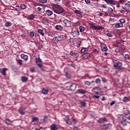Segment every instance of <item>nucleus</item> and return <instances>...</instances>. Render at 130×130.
<instances>
[{"instance_id":"nucleus-13","label":"nucleus","mask_w":130,"mask_h":130,"mask_svg":"<svg viewBox=\"0 0 130 130\" xmlns=\"http://www.w3.org/2000/svg\"><path fill=\"white\" fill-rule=\"evenodd\" d=\"M77 92L79 93V94H86V93H88V91H87V90H85V89H79L77 90Z\"/></svg>"},{"instance_id":"nucleus-53","label":"nucleus","mask_w":130,"mask_h":130,"mask_svg":"<svg viewBox=\"0 0 130 130\" xmlns=\"http://www.w3.org/2000/svg\"><path fill=\"white\" fill-rule=\"evenodd\" d=\"M124 57L125 59H129V55L128 54H125Z\"/></svg>"},{"instance_id":"nucleus-46","label":"nucleus","mask_w":130,"mask_h":130,"mask_svg":"<svg viewBox=\"0 0 130 130\" xmlns=\"http://www.w3.org/2000/svg\"><path fill=\"white\" fill-rule=\"evenodd\" d=\"M96 84H100V83L101 82V80H100V79L98 78L95 81Z\"/></svg>"},{"instance_id":"nucleus-41","label":"nucleus","mask_w":130,"mask_h":130,"mask_svg":"<svg viewBox=\"0 0 130 130\" xmlns=\"http://www.w3.org/2000/svg\"><path fill=\"white\" fill-rule=\"evenodd\" d=\"M5 122L6 123V124L9 125L10 124V122H11V121L9 119H6Z\"/></svg>"},{"instance_id":"nucleus-34","label":"nucleus","mask_w":130,"mask_h":130,"mask_svg":"<svg viewBox=\"0 0 130 130\" xmlns=\"http://www.w3.org/2000/svg\"><path fill=\"white\" fill-rule=\"evenodd\" d=\"M102 81L104 83H107L108 80L105 78V77H101Z\"/></svg>"},{"instance_id":"nucleus-38","label":"nucleus","mask_w":130,"mask_h":130,"mask_svg":"<svg viewBox=\"0 0 130 130\" xmlns=\"http://www.w3.org/2000/svg\"><path fill=\"white\" fill-rule=\"evenodd\" d=\"M123 102H125L126 103L128 102V98L126 96L124 97L123 99Z\"/></svg>"},{"instance_id":"nucleus-55","label":"nucleus","mask_w":130,"mask_h":130,"mask_svg":"<svg viewBox=\"0 0 130 130\" xmlns=\"http://www.w3.org/2000/svg\"><path fill=\"white\" fill-rule=\"evenodd\" d=\"M83 99L84 100H85V101H87V99H88V96H87V95H83Z\"/></svg>"},{"instance_id":"nucleus-25","label":"nucleus","mask_w":130,"mask_h":130,"mask_svg":"<svg viewBox=\"0 0 130 130\" xmlns=\"http://www.w3.org/2000/svg\"><path fill=\"white\" fill-rule=\"evenodd\" d=\"M42 93L45 95L48 93V89L47 88H44L42 89Z\"/></svg>"},{"instance_id":"nucleus-9","label":"nucleus","mask_w":130,"mask_h":130,"mask_svg":"<svg viewBox=\"0 0 130 130\" xmlns=\"http://www.w3.org/2000/svg\"><path fill=\"white\" fill-rule=\"evenodd\" d=\"M63 120L66 121V123L67 124H69V125H72L73 124V121L71 120V119L69 116H66L64 118Z\"/></svg>"},{"instance_id":"nucleus-39","label":"nucleus","mask_w":130,"mask_h":130,"mask_svg":"<svg viewBox=\"0 0 130 130\" xmlns=\"http://www.w3.org/2000/svg\"><path fill=\"white\" fill-rule=\"evenodd\" d=\"M37 65L40 68V69H41L42 68V62H39L38 63H36Z\"/></svg>"},{"instance_id":"nucleus-44","label":"nucleus","mask_w":130,"mask_h":130,"mask_svg":"<svg viewBox=\"0 0 130 130\" xmlns=\"http://www.w3.org/2000/svg\"><path fill=\"white\" fill-rule=\"evenodd\" d=\"M81 43H82V42L81 41H78L77 42V47L79 48L81 46Z\"/></svg>"},{"instance_id":"nucleus-56","label":"nucleus","mask_w":130,"mask_h":130,"mask_svg":"<svg viewBox=\"0 0 130 130\" xmlns=\"http://www.w3.org/2000/svg\"><path fill=\"white\" fill-rule=\"evenodd\" d=\"M113 26L115 27L116 28H119V26H118V23H116L113 24Z\"/></svg>"},{"instance_id":"nucleus-14","label":"nucleus","mask_w":130,"mask_h":130,"mask_svg":"<svg viewBox=\"0 0 130 130\" xmlns=\"http://www.w3.org/2000/svg\"><path fill=\"white\" fill-rule=\"evenodd\" d=\"M7 71H8V69L7 68L0 69V73L3 75V76H7V74L6 73Z\"/></svg>"},{"instance_id":"nucleus-21","label":"nucleus","mask_w":130,"mask_h":130,"mask_svg":"<svg viewBox=\"0 0 130 130\" xmlns=\"http://www.w3.org/2000/svg\"><path fill=\"white\" fill-rule=\"evenodd\" d=\"M24 108H20L19 109V112L21 114V115H24L25 114V112H24Z\"/></svg>"},{"instance_id":"nucleus-58","label":"nucleus","mask_w":130,"mask_h":130,"mask_svg":"<svg viewBox=\"0 0 130 130\" xmlns=\"http://www.w3.org/2000/svg\"><path fill=\"white\" fill-rule=\"evenodd\" d=\"M17 62L20 64V66H22V60H18Z\"/></svg>"},{"instance_id":"nucleus-59","label":"nucleus","mask_w":130,"mask_h":130,"mask_svg":"<svg viewBox=\"0 0 130 130\" xmlns=\"http://www.w3.org/2000/svg\"><path fill=\"white\" fill-rule=\"evenodd\" d=\"M93 53H95V54H98V53H99V52H98V51H97L96 49H94L93 50Z\"/></svg>"},{"instance_id":"nucleus-31","label":"nucleus","mask_w":130,"mask_h":130,"mask_svg":"<svg viewBox=\"0 0 130 130\" xmlns=\"http://www.w3.org/2000/svg\"><path fill=\"white\" fill-rule=\"evenodd\" d=\"M55 28L56 30H58L59 31H61V30H62V27L60 25H57L55 26Z\"/></svg>"},{"instance_id":"nucleus-15","label":"nucleus","mask_w":130,"mask_h":130,"mask_svg":"<svg viewBox=\"0 0 130 130\" xmlns=\"http://www.w3.org/2000/svg\"><path fill=\"white\" fill-rule=\"evenodd\" d=\"M58 126L56 124H52L50 126V130H57Z\"/></svg>"},{"instance_id":"nucleus-51","label":"nucleus","mask_w":130,"mask_h":130,"mask_svg":"<svg viewBox=\"0 0 130 130\" xmlns=\"http://www.w3.org/2000/svg\"><path fill=\"white\" fill-rule=\"evenodd\" d=\"M107 36H108V37H113V35L112 33H107Z\"/></svg>"},{"instance_id":"nucleus-20","label":"nucleus","mask_w":130,"mask_h":130,"mask_svg":"<svg viewBox=\"0 0 130 130\" xmlns=\"http://www.w3.org/2000/svg\"><path fill=\"white\" fill-rule=\"evenodd\" d=\"M21 58H23V59H25V60H28V58H29V57L27 55H25V54H22L21 55Z\"/></svg>"},{"instance_id":"nucleus-23","label":"nucleus","mask_w":130,"mask_h":130,"mask_svg":"<svg viewBox=\"0 0 130 130\" xmlns=\"http://www.w3.org/2000/svg\"><path fill=\"white\" fill-rule=\"evenodd\" d=\"M38 32L39 34H40L42 36H44V31L41 29H38Z\"/></svg>"},{"instance_id":"nucleus-29","label":"nucleus","mask_w":130,"mask_h":130,"mask_svg":"<svg viewBox=\"0 0 130 130\" xmlns=\"http://www.w3.org/2000/svg\"><path fill=\"white\" fill-rule=\"evenodd\" d=\"M75 14H78V15H80V16H82L83 15V12H82L80 10H75L74 11Z\"/></svg>"},{"instance_id":"nucleus-12","label":"nucleus","mask_w":130,"mask_h":130,"mask_svg":"<svg viewBox=\"0 0 130 130\" xmlns=\"http://www.w3.org/2000/svg\"><path fill=\"white\" fill-rule=\"evenodd\" d=\"M105 2L108 5H112L113 6L116 5V2L113 0H105Z\"/></svg>"},{"instance_id":"nucleus-63","label":"nucleus","mask_w":130,"mask_h":130,"mask_svg":"<svg viewBox=\"0 0 130 130\" xmlns=\"http://www.w3.org/2000/svg\"><path fill=\"white\" fill-rule=\"evenodd\" d=\"M66 77L68 78V79H70V78H71V75H70L68 73H66Z\"/></svg>"},{"instance_id":"nucleus-40","label":"nucleus","mask_w":130,"mask_h":130,"mask_svg":"<svg viewBox=\"0 0 130 130\" xmlns=\"http://www.w3.org/2000/svg\"><path fill=\"white\" fill-rule=\"evenodd\" d=\"M15 11H16L17 12L21 11V7L19 6H16L15 8Z\"/></svg>"},{"instance_id":"nucleus-60","label":"nucleus","mask_w":130,"mask_h":130,"mask_svg":"<svg viewBox=\"0 0 130 130\" xmlns=\"http://www.w3.org/2000/svg\"><path fill=\"white\" fill-rule=\"evenodd\" d=\"M85 85H88V86H89V85H91V82L89 81H85Z\"/></svg>"},{"instance_id":"nucleus-32","label":"nucleus","mask_w":130,"mask_h":130,"mask_svg":"<svg viewBox=\"0 0 130 130\" xmlns=\"http://www.w3.org/2000/svg\"><path fill=\"white\" fill-rule=\"evenodd\" d=\"M12 26V23L9 21H7L5 23V27H11Z\"/></svg>"},{"instance_id":"nucleus-26","label":"nucleus","mask_w":130,"mask_h":130,"mask_svg":"<svg viewBox=\"0 0 130 130\" xmlns=\"http://www.w3.org/2000/svg\"><path fill=\"white\" fill-rule=\"evenodd\" d=\"M48 118V116L45 115L44 116V118L41 120L42 121H43V122H47Z\"/></svg>"},{"instance_id":"nucleus-19","label":"nucleus","mask_w":130,"mask_h":130,"mask_svg":"<svg viewBox=\"0 0 130 130\" xmlns=\"http://www.w3.org/2000/svg\"><path fill=\"white\" fill-rule=\"evenodd\" d=\"M98 121L100 123H102V122H104V121H107V119L106 117H103L100 118Z\"/></svg>"},{"instance_id":"nucleus-35","label":"nucleus","mask_w":130,"mask_h":130,"mask_svg":"<svg viewBox=\"0 0 130 130\" xmlns=\"http://www.w3.org/2000/svg\"><path fill=\"white\" fill-rule=\"evenodd\" d=\"M102 51H107L108 50V48L106 46H105L102 48Z\"/></svg>"},{"instance_id":"nucleus-7","label":"nucleus","mask_w":130,"mask_h":130,"mask_svg":"<svg viewBox=\"0 0 130 130\" xmlns=\"http://www.w3.org/2000/svg\"><path fill=\"white\" fill-rule=\"evenodd\" d=\"M62 24L65 26V27H68V28H70L71 26H72V22L71 21L68 20V19H63L62 21Z\"/></svg>"},{"instance_id":"nucleus-16","label":"nucleus","mask_w":130,"mask_h":130,"mask_svg":"<svg viewBox=\"0 0 130 130\" xmlns=\"http://www.w3.org/2000/svg\"><path fill=\"white\" fill-rule=\"evenodd\" d=\"M90 54L89 53H87L86 54H84L82 55L83 59H88L90 58Z\"/></svg>"},{"instance_id":"nucleus-52","label":"nucleus","mask_w":130,"mask_h":130,"mask_svg":"<svg viewBox=\"0 0 130 130\" xmlns=\"http://www.w3.org/2000/svg\"><path fill=\"white\" fill-rule=\"evenodd\" d=\"M92 97L93 99H99L100 98V96L98 95H93Z\"/></svg>"},{"instance_id":"nucleus-50","label":"nucleus","mask_w":130,"mask_h":130,"mask_svg":"<svg viewBox=\"0 0 130 130\" xmlns=\"http://www.w3.org/2000/svg\"><path fill=\"white\" fill-rule=\"evenodd\" d=\"M119 22L120 23L123 24V23L125 22V20H124V19H121L119 20Z\"/></svg>"},{"instance_id":"nucleus-24","label":"nucleus","mask_w":130,"mask_h":130,"mask_svg":"<svg viewBox=\"0 0 130 130\" xmlns=\"http://www.w3.org/2000/svg\"><path fill=\"white\" fill-rule=\"evenodd\" d=\"M124 8L125 10H126V11L129 10V9H130V4L126 3L125 5L124 6Z\"/></svg>"},{"instance_id":"nucleus-37","label":"nucleus","mask_w":130,"mask_h":130,"mask_svg":"<svg viewBox=\"0 0 130 130\" xmlns=\"http://www.w3.org/2000/svg\"><path fill=\"white\" fill-rule=\"evenodd\" d=\"M87 51V48H82L81 50V53H85Z\"/></svg>"},{"instance_id":"nucleus-64","label":"nucleus","mask_w":130,"mask_h":130,"mask_svg":"<svg viewBox=\"0 0 130 130\" xmlns=\"http://www.w3.org/2000/svg\"><path fill=\"white\" fill-rule=\"evenodd\" d=\"M85 2L86 3V4H90V3H91V1H90V0H85Z\"/></svg>"},{"instance_id":"nucleus-17","label":"nucleus","mask_w":130,"mask_h":130,"mask_svg":"<svg viewBox=\"0 0 130 130\" xmlns=\"http://www.w3.org/2000/svg\"><path fill=\"white\" fill-rule=\"evenodd\" d=\"M70 55H72L74 57H79V53L77 52H70Z\"/></svg>"},{"instance_id":"nucleus-27","label":"nucleus","mask_w":130,"mask_h":130,"mask_svg":"<svg viewBox=\"0 0 130 130\" xmlns=\"http://www.w3.org/2000/svg\"><path fill=\"white\" fill-rule=\"evenodd\" d=\"M21 81L23 82V83H26V81H28V78L27 77H26V76H23L21 78Z\"/></svg>"},{"instance_id":"nucleus-43","label":"nucleus","mask_w":130,"mask_h":130,"mask_svg":"<svg viewBox=\"0 0 130 130\" xmlns=\"http://www.w3.org/2000/svg\"><path fill=\"white\" fill-rule=\"evenodd\" d=\"M28 19L29 20H33V19H34V15L33 14H31L30 15H29Z\"/></svg>"},{"instance_id":"nucleus-5","label":"nucleus","mask_w":130,"mask_h":130,"mask_svg":"<svg viewBox=\"0 0 130 130\" xmlns=\"http://www.w3.org/2000/svg\"><path fill=\"white\" fill-rule=\"evenodd\" d=\"M62 39H66V36L63 35H60L59 37H55L53 39V41L55 42V43H57V42L59 41H61Z\"/></svg>"},{"instance_id":"nucleus-49","label":"nucleus","mask_w":130,"mask_h":130,"mask_svg":"<svg viewBox=\"0 0 130 130\" xmlns=\"http://www.w3.org/2000/svg\"><path fill=\"white\" fill-rule=\"evenodd\" d=\"M72 124L74 123V124H76V123H77V122H78V120H77L75 119H73L72 120Z\"/></svg>"},{"instance_id":"nucleus-57","label":"nucleus","mask_w":130,"mask_h":130,"mask_svg":"<svg viewBox=\"0 0 130 130\" xmlns=\"http://www.w3.org/2000/svg\"><path fill=\"white\" fill-rule=\"evenodd\" d=\"M127 0H120L119 1V2L121 3V4H123L124 3H126V2L127 1Z\"/></svg>"},{"instance_id":"nucleus-18","label":"nucleus","mask_w":130,"mask_h":130,"mask_svg":"<svg viewBox=\"0 0 130 130\" xmlns=\"http://www.w3.org/2000/svg\"><path fill=\"white\" fill-rule=\"evenodd\" d=\"M111 126H112V125L111 124H108L107 125H104V128L103 129H110L111 128Z\"/></svg>"},{"instance_id":"nucleus-61","label":"nucleus","mask_w":130,"mask_h":130,"mask_svg":"<svg viewBox=\"0 0 130 130\" xmlns=\"http://www.w3.org/2000/svg\"><path fill=\"white\" fill-rule=\"evenodd\" d=\"M115 104V101H113L110 103V106H112L113 105H114Z\"/></svg>"},{"instance_id":"nucleus-22","label":"nucleus","mask_w":130,"mask_h":130,"mask_svg":"<svg viewBox=\"0 0 130 130\" xmlns=\"http://www.w3.org/2000/svg\"><path fill=\"white\" fill-rule=\"evenodd\" d=\"M46 13L47 15V16H50L52 15V14H53V12H52V11L50 10H47L46 11Z\"/></svg>"},{"instance_id":"nucleus-8","label":"nucleus","mask_w":130,"mask_h":130,"mask_svg":"<svg viewBox=\"0 0 130 130\" xmlns=\"http://www.w3.org/2000/svg\"><path fill=\"white\" fill-rule=\"evenodd\" d=\"M67 88H69L71 91H75L77 88V85L75 83H68Z\"/></svg>"},{"instance_id":"nucleus-11","label":"nucleus","mask_w":130,"mask_h":130,"mask_svg":"<svg viewBox=\"0 0 130 130\" xmlns=\"http://www.w3.org/2000/svg\"><path fill=\"white\" fill-rule=\"evenodd\" d=\"M42 23L44 25H46V26H48V25L49 24V20H48V19H47L46 18H44L42 20Z\"/></svg>"},{"instance_id":"nucleus-6","label":"nucleus","mask_w":130,"mask_h":130,"mask_svg":"<svg viewBox=\"0 0 130 130\" xmlns=\"http://www.w3.org/2000/svg\"><path fill=\"white\" fill-rule=\"evenodd\" d=\"M91 91L94 94H96V95H100L102 93L101 88L99 87H94L91 90Z\"/></svg>"},{"instance_id":"nucleus-48","label":"nucleus","mask_w":130,"mask_h":130,"mask_svg":"<svg viewBox=\"0 0 130 130\" xmlns=\"http://www.w3.org/2000/svg\"><path fill=\"white\" fill-rule=\"evenodd\" d=\"M30 71L31 73H35V68L31 67L30 68Z\"/></svg>"},{"instance_id":"nucleus-36","label":"nucleus","mask_w":130,"mask_h":130,"mask_svg":"<svg viewBox=\"0 0 130 130\" xmlns=\"http://www.w3.org/2000/svg\"><path fill=\"white\" fill-rule=\"evenodd\" d=\"M26 8H27V6H26V5H25V4L21 5V6H20L21 10H25V9H26Z\"/></svg>"},{"instance_id":"nucleus-10","label":"nucleus","mask_w":130,"mask_h":130,"mask_svg":"<svg viewBox=\"0 0 130 130\" xmlns=\"http://www.w3.org/2000/svg\"><path fill=\"white\" fill-rule=\"evenodd\" d=\"M71 35L73 37H79L80 36V32L78 30H73L71 32Z\"/></svg>"},{"instance_id":"nucleus-3","label":"nucleus","mask_w":130,"mask_h":130,"mask_svg":"<svg viewBox=\"0 0 130 130\" xmlns=\"http://www.w3.org/2000/svg\"><path fill=\"white\" fill-rule=\"evenodd\" d=\"M114 64L113 67L116 70H120L121 69L122 64L119 61L117 60H113Z\"/></svg>"},{"instance_id":"nucleus-62","label":"nucleus","mask_w":130,"mask_h":130,"mask_svg":"<svg viewBox=\"0 0 130 130\" xmlns=\"http://www.w3.org/2000/svg\"><path fill=\"white\" fill-rule=\"evenodd\" d=\"M30 37H33V36H34V32H31L30 33Z\"/></svg>"},{"instance_id":"nucleus-2","label":"nucleus","mask_w":130,"mask_h":130,"mask_svg":"<svg viewBox=\"0 0 130 130\" xmlns=\"http://www.w3.org/2000/svg\"><path fill=\"white\" fill-rule=\"evenodd\" d=\"M89 26L93 30H104L105 29L102 25H95L93 23H89Z\"/></svg>"},{"instance_id":"nucleus-54","label":"nucleus","mask_w":130,"mask_h":130,"mask_svg":"<svg viewBox=\"0 0 130 130\" xmlns=\"http://www.w3.org/2000/svg\"><path fill=\"white\" fill-rule=\"evenodd\" d=\"M118 25L119 26V28H121V27L123 26V24L121 23L120 22V23H118Z\"/></svg>"},{"instance_id":"nucleus-30","label":"nucleus","mask_w":130,"mask_h":130,"mask_svg":"<svg viewBox=\"0 0 130 130\" xmlns=\"http://www.w3.org/2000/svg\"><path fill=\"white\" fill-rule=\"evenodd\" d=\"M79 29L80 30V32H81V33L85 31V27L83 26H79Z\"/></svg>"},{"instance_id":"nucleus-45","label":"nucleus","mask_w":130,"mask_h":130,"mask_svg":"<svg viewBox=\"0 0 130 130\" xmlns=\"http://www.w3.org/2000/svg\"><path fill=\"white\" fill-rule=\"evenodd\" d=\"M41 59H40V58H37L36 59V63H38V62H41Z\"/></svg>"},{"instance_id":"nucleus-42","label":"nucleus","mask_w":130,"mask_h":130,"mask_svg":"<svg viewBox=\"0 0 130 130\" xmlns=\"http://www.w3.org/2000/svg\"><path fill=\"white\" fill-rule=\"evenodd\" d=\"M80 103L83 107H86V102L84 101H81Z\"/></svg>"},{"instance_id":"nucleus-1","label":"nucleus","mask_w":130,"mask_h":130,"mask_svg":"<svg viewBox=\"0 0 130 130\" xmlns=\"http://www.w3.org/2000/svg\"><path fill=\"white\" fill-rule=\"evenodd\" d=\"M52 10L56 14H61L64 11L63 8L58 5H53Z\"/></svg>"},{"instance_id":"nucleus-28","label":"nucleus","mask_w":130,"mask_h":130,"mask_svg":"<svg viewBox=\"0 0 130 130\" xmlns=\"http://www.w3.org/2000/svg\"><path fill=\"white\" fill-rule=\"evenodd\" d=\"M32 122H38L39 121V119H38V117H33L32 118Z\"/></svg>"},{"instance_id":"nucleus-4","label":"nucleus","mask_w":130,"mask_h":130,"mask_svg":"<svg viewBox=\"0 0 130 130\" xmlns=\"http://www.w3.org/2000/svg\"><path fill=\"white\" fill-rule=\"evenodd\" d=\"M118 118L120 120L121 124H122V125L124 126H125L127 122L126 121V119H125V116H123V115H120L118 116Z\"/></svg>"},{"instance_id":"nucleus-47","label":"nucleus","mask_w":130,"mask_h":130,"mask_svg":"<svg viewBox=\"0 0 130 130\" xmlns=\"http://www.w3.org/2000/svg\"><path fill=\"white\" fill-rule=\"evenodd\" d=\"M39 2L42 3V4H46L47 0H39Z\"/></svg>"},{"instance_id":"nucleus-33","label":"nucleus","mask_w":130,"mask_h":130,"mask_svg":"<svg viewBox=\"0 0 130 130\" xmlns=\"http://www.w3.org/2000/svg\"><path fill=\"white\" fill-rule=\"evenodd\" d=\"M107 12L108 13L111 14V13H113V9L110 7H109L107 9Z\"/></svg>"}]
</instances>
